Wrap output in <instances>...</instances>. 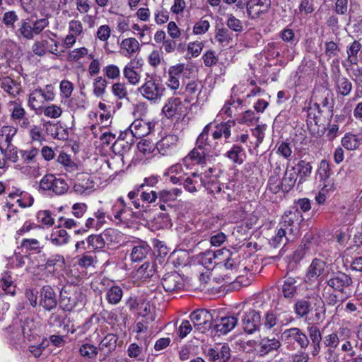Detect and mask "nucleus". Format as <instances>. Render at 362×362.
<instances>
[{
    "instance_id": "13",
    "label": "nucleus",
    "mask_w": 362,
    "mask_h": 362,
    "mask_svg": "<svg viewBox=\"0 0 362 362\" xmlns=\"http://www.w3.org/2000/svg\"><path fill=\"white\" fill-rule=\"evenodd\" d=\"M194 327L201 332H205L211 327L212 315L205 309L197 310L190 314Z\"/></svg>"
},
{
    "instance_id": "62",
    "label": "nucleus",
    "mask_w": 362,
    "mask_h": 362,
    "mask_svg": "<svg viewBox=\"0 0 362 362\" xmlns=\"http://www.w3.org/2000/svg\"><path fill=\"white\" fill-rule=\"evenodd\" d=\"M88 49L84 47L76 48L69 53L68 59L70 61L77 62L88 55Z\"/></svg>"
},
{
    "instance_id": "54",
    "label": "nucleus",
    "mask_w": 362,
    "mask_h": 362,
    "mask_svg": "<svg viewBox=\"0 0 362 362\" xmlns=\"http://www.w3.org/2000/svg\"><path fill=\"white\" fill-rule=\"evenodd\" d=\"M311 304L308 300H299L295 304V312L300 317L306 316L310 310Z\"/></svg>"
},
{
    "instance_id": "27",
    "label": "nucleus",
    "mask_w": 362,
    "mask_h": 362,
    "mask_svg": "<svg viewBox=\"0 0 362 362\" xmlns=\"http://www.w3.org/2000/svg\"><path fill=\"white\" fill-rule=\"evenodd\" d=\"M16 286L13 283V277L10 272H5L0 277V297L5 295L14 296L16 295Z\"/></svg>"
},
{
    "instance_id": "5",
    "label": "nucleus",
    "mask_w": 362,
    "mask_h": 362,
    "mask_svg": "<svg viewBox=\"0 0 362 362\" xmlns=\"http://www.w3.org/2000/svg\"><path fill=\"white\" fill-rule=\"evenodd\" d=\"M139 216V212H134L128 207L123 197H119L111 209V214L107 215V218L117 225H128Z\"/></svg>"
},
{
    "instance_id": "26",
    "label": "nucleus",
    "mask_w": 362,
    "mask_h": 362,
    "mask_svg": "<svg viewBox=\"0 0 362 362\" xmlns=\"http://www.w3.org/2000/svg\"><path fill=\"white\" fill-rule=\"evenodd\" d=\"M182 102L180 98L171 97L167 100L162 109L163 114L168 118H172L182 113Z\"/></svg>"
},
{
    "instance_id": "7",
    "label": "nucleus",
    "mask_w": 362,
    "mask_h": 362,
    "mask_svg": "<svg viewBox=\"0 0 362 362\" xmlns=\"http://www.w3.org/2000/svg\"><path fill=\"white\" fill-rule=\"evenodd\" d=\"M54 99V88L51 85L44 88H37L33 90L28 96L29 107L37 113L42 110L45 102H51Z\"/></svg>"
},
{
    "instance_id": "24",
    "label": "nucleus",
    "mask_w": 362,
    "mask_h": 362,
    "mask_svg": "<svg viewBox=\"0 0 362 362\" xmlns=\"http://www.w3.org/2000/svg\"><path fill=\"white\" fill-rule=\"evenodd\" d=\"M206 185V180L202 175L194 172L190 173L185 178L184 177L182 185L185 189L189 193H195L198 192L202 187Z\"/></svg>"
},
{
    "instance_id": "16",
    "label": "nucleus",
    "mask_w": 362,
    "mask_h": 362,
    "mask_svg": "<svg viewBox=\"0 0 362 362\" xmlns=\"http://www.w3.org/2000/svg\"><path fill=\"white\" fill-rule=\"evenodd\" d=\"M81 300V293L75 288L73 290L62 289L60 292V304L64 310L71 311Z\"/></svg>"
},
{
    "instance_id": "15",
    "label": "nucleus",
    "mask_w": 362,
    "mask_h": 362,
    "mask_svg": "<svg viewBox=\"0 0 362 362\" xmlns=\"http://www.w3.org/2000/svg\"><path fill=\"white\" fill-rule=\"evenodd\" d=\"M134 141L133 136L124 131L120 133L117 139L113 143L112 146V151L115 154L124 157L130 151Z\"/></svg>"
},
{
    "instance_id": "48",
    "label": "nucleus",
    "mask_w": 362,
    "mask_h": 362,
    "mask_svg": "<svg viewBox=\"0 0 362 362\" xmlns=\"http://www.w3.org/2000/svg\"><path fill=\"white\" fill-rule=\"evenodd\" d=\"M123 292L122 288L117 286H111L106 293V298L109 303L117 304L122 299Z\"/></svg>"
},
{
    "instance_id": "47",
    "label": "nucleus",
    "mask_w": 362,
    "mask_h": 362,
    "mask_svg": "<svg viewBox=\"0 0 362 362\" xmlns=\"http://www.w3.org/2000/svg\"><path fill=\"white\" fill-rule=\"evenodd\" d=\"M17 35L25 40H33L35 36L32 25L25 20H22L20 28L17 30Z\"/></svg>"
},
{
    "instance_id": "8",
    "label": "nucleus",
    "mask_w": 362,
    "mask_h": 362,
    "mask_svg": "<svg viewBox=\"0 0 362 362\" xmlns=\"http://www.w3.org/2000/svg\"><path fill=\"white\" fill-rule=\"evenodd\" d=\"M226 253L228 254V257H226V260L218 262L217 267H215L214 273H221L219 277H213V279L217 282H230L233 279L231 274H236L238 269L239 264L238 262L230 257L228 250H226Z\"/></svg>"
},
{
    "instance_id": "39",
    "label": "nucleus",
    "mask_w": 362,
    "mask_h": 362,
    "mask_svg": "<svg viewBox=\"0 0 362 362\" xmlns=\"http://www.w3.org/2000/svg\"><path fill=\"white\" fill-rule=\"evenodd\" d=\"M334 81L337 91L342 95H348L352 90V84L349 80L339 74V71L337 74H335Z\"/></svg>"
},
{
    "instance_id": "35",
    "label": "nucleus",
    "mask_w": 362,
    "mask_h": 362,
    "mask_svg": "<svg viewBox=\"0 0 362 362\" xmlns=\"http://www.w3.org/2000/svg\"><path fill=\"white\" fill-rule=\"evenodd\" d=\"M37 328L38 326L37 322L31 318H26L21 322V333L25 338L30 340L37 334Z\"/></svg>"
},
{
    "instance_id": "10",
    "label": "nucleus",
    "mask_w": 362,
    "mask_h": 362,
    "mask_svg": "<svg viewBox=\"0 0 362 362\" xmlns=\"http://www.w3.org/2000/svg\"><path fill=\"white\" fill-rule=\"evenodd\" d=\"M281 340L287 344L296 343L303 349H305L309 345L307 335L298 327L285 329L281 334Z\"/></svg>"
},
{
    "instance_id": "58",
    "label": "nucleus",
    "mask_w": 362,
    "mask_h": 362,
    "mask_svg": "<svg viewBox=\"0 0 362 362\" xmlns=\"http://www.w3.org/2000/svg\"><path fill=\"white\" fill-rule=\"evenodd\" d=\"M137 148L139 152L146 158L151 156L154 146L148 140H143L138 143Z\"/></svg>"
},
{
    "instance_id": "46",
    "label": "nucleus",
    "mask_w": 362,
    "mask_h": 362,
    "mask_svg": "<svg viewBox=\"0 0 362 362\" xmlns=\"http://www.w3.org/2000/svg\"><path fill=\"white\" fill-rule=\"evenodd\" d=\"M61 262L62 264L64 263V259L63 256L60 255H53L50 256L46 261L45 264L43 265L44 269L48 273L47 276H53L55 272V266Z\"/></svg>"
},
{
    "instance_id": "60",
    "label": "nucleus",
    "mask_w": 362,
    "mask_h": 362,
    "mask_svg": "<svg viewBox=\"0 0 362 362\" xmlns=\"http://www.w3.org/2000/svg\"><path fill=\"white\" fill-rule=\"evenodd\" d=\"M44 115L49 118L56 119L59 117L62 114V110L59 106L56 105H50L43 108Z\"/></svg>"
},
{
    "instance_id": "20",
    "label": "nucleus",
    "mask_w": 362,
    "mask_h": 362,
    "mask_svg": "<svg viewBox=\"0 0 362 362\" xmlns=\"http://www.w3.org/2000/svg\"><path fill=\"white\" fill-rule=\"evenodd\" d=\"M260 321L259 313L255 310H250L245 312L242 317L243 329L245 332L252 334L258 329Z\"/></svg>"
},
{
    "instance_id": "3",
    "label": "nucleus",
    "mask_w": 362,
    "mask_h": 362,
    "mask_svg": "<svg viewBox=\"0 0 362 362\" xmlns=\"http://www.w3.org/2000/svg\"><path fill=\"white\" fill-rule=\"evenodd\" d=\"M302 221V215L298 209L286 211L282 216L275 236L270 240V244L277 247L281 244L285 245L289 242H293L298 233V224Z\"/></svg>"
},
{
    "instance_id": "2",
    "label": "nucleus",
    "mask_w": 362,
    "mask_h": 362,
    "mask_svg": "<svg viewBox=\"0 0 362 362\" xmlns=\"http://www.w3.org/2000/svg\"><path fill=\"white\" fill-rule=\"evenodd\" d=\"M326 284L327 287L324 288L322 296L329 305L333 306L342 303L348 297L347 291L353 281L349 275L339 272L331 276Z\"/></svg>"
},
{
    "instance_id": "63",
    "label": "nucleus",
    "mask_w": 362,
    "mask_h": 362,
    "mask_svg": "<svg viewBox=\"0 0 362 362\" xmlns=\"http://www.w3.org/2000/svg\"><path fill=\"white\" fill-rule=\"evenodd\" d=\"M18 20L16 13L13 11L5 12L3 15L2 22L6 28H14V23Z\"/></svg>"
},
{
    "instance_id": "55",
    "label": "nucleus",
    "mask_w": 362,
    "mask_h": 362,
    "mask_svg": "<svg viewBox=\"0 0 362 362\" xmlns=\"http://www.w3.org/2000/svg\"><path fill=\"white\" fill-rule=\"evenodd\" d=\"M361 48V45L359 42L355 40L347 48L346 52L348 54L347 60L352 64L357 63V54Z\"/></svg>"
},
{
    "instance_id": "25",
    "label": "nucleus",
    "mask_w": 362,
    "mask_h": 362,
    "mask_svg": "<svg viewBox=\"0 0 362 362\" xmlns=\"http://www.w3.org/2000/svg\"><path fill=\"white\" fill-rule=\"evenodd\" d=\"M140 52V45L134 37H127L119 44V53L123 57L130 58Z\"/></svg>"
},
{
    "instance_id": "29",
    "label": "nucleus",
    "mask_w": 362,
    "mask_h": 362,
    "mask_svg": "<svg viewBox=\"0 0 362 362\" xmlns=\"http://www.w3.org/2000/svg\"><path fill=\"white\" fill-rule=\"evenodd\" d=\"M17 132V129L13 126H4L0 129V146L6 148H16L11 144L13 136Z\"/></svg>"
},
{
    "instance_id": "57",
    "label": "nucleus",
    "mask_w": 362,
    "mask_h": 362,
    "mask_svg": "<svg viewBox=\"0 0 362 362\" xmlns=\"http://www.w3.org/2000/svg\"><path fill=\"white\" fill-rule=\"evenodd\" d=\"M308 118L307 123L308 124H312L313 123L317 124V118L320 115V105L317 103L310 105L308 108Z\"/></svg>"
},
{
    "instance_id": "32",
    "label": "nucleus",
    "mask_w": 362,
    "mask_h": 362,
    "mask_svg": "<svg viewBox=\"0 0 362 362\" xmlns=\"http://www.w3.org/2000/svg\"><path fill=\"white\" fill-rule=\"evenodd\" d=\"M341 143L348 151L356 150L362 145V135L346 133L342 137Z\"/></svg>"
},
{
    "instance_id": "41",
    "label": "nucleus",
    "mask_w": 362,
    "mask_h": 362,
    "mask_svg": "<svg viewBox=\"0 0 362 362\" xmlns=\"http://www.w3.org/2000/svg\"><path fill=\"white\" fill-rule=\"evenodd\" d=\"M123 75L131 85L136 86L140 82L141 75L134 70L132 61L124 66Z\"/></svg>"
},
{
    "instance_id": "50",
    "label": "nucleus",
    "mask_w": 362,
    "mask_h": 362,
    "mask_svg": "<svg viewBox=\"0 0 362 362\" xmlns=\"http://www.w3.org/2000/svg\"><path fill=\"white\" fill-rule=\"evenodd\" d=\"M88 247L93 250H100L105 245L102 234L90 235L86 239Z\"/></svg>"
},
{
    "instance_id": "18",
    "label": "nucleus",
    "mask_w": 362,
    "mask_h": 362,
    "mask_svg": "<svg viewBox=\"0 0 362 362\" xmlns=\"http://www.w3.org/2000/svg\"><path fill=\"white\" fill-rule=\"evenodd\" d=\"M161 284L167 292L178 291L185 286L183 278L175 272L165 274L162 279Z\"/></svg>"
},
{
    "instance_id": "52",
    "label": "nucleus",
    "mask_w": 362,
    "mask_h": 362,
    "mask_svg": "<svg viewBox=\"0 0 362 362\" xmlns=\"http://www.w3.org/2000/svg\"><path fill=\"white\" fill-rule=\"evenodd\" d=\"M107 85V82L104 78L96 77L93 83V94L98 98L102 97L105 93Z\"/></svg>"
},
{
    "instance_id": "61",
    "label": "nucleus",
    "mask_w": 362,
    "mask_h": 362,
    "mask_svg": "<svg viewBox=\"0 0 362 362\" xmlns=\"http://www.w3.org/2000/svg\"><path fill=\"white\" fill-rule=\"evenodd\" d=\"M280 37L284 42L290 45H296L298 42L293 30L288 28H284L281 31Z\"/></svg>"
},
{
    "instance_id": "21",
    "label": "nucleus",
    "mask_w": 362,
    "mask_h": 362,
    "mask_svg": "<svg viewBox=\"0 0 362 362\" xmlns=\"http://www.w3.org/2000/svg\"><path fill=\"white\" fill-rule=\"evenodd\" d=\"M153 128L151 123L142 119H136L124 131L133 136V139H140L148 135Z\"/></svg>"
},
{
    "instance_id": "59",
    "label": "nucleus",
    "mask_w": 362,
    "mask_h": 362,
    "mask_svg": "<svg viewBox=\"0 0 362 362\" xmlns=\"http://www.w3.org/2000/svg\"><path fill=\"white\" fill-rule=\"evenodd\" d=\"M154 274L153 265L148 263H144L138 269L137 275L143 279H147L152 276Z\"/></svg>"
},
{
    "instance_id": "37",
    "label": "nucleus",
    "mask_w": 362,
    "mask_h": 362,
    "mask_svg": "<svg viewBox=\"0 0 362 362\" xmlns=\"http://www.w3.org/2000/svg\"><path fill=\"white\" fill-rule=\"evenodd\" d=\"M226 156L233 163L237 164H242L245 158L246 153L243 147L234 144L230 150L226 153Z\"/></svg>"
},
{
    "instance_id": "40",
    "label": "nucleus",
    "mask_w": 362,
    "mask_h": 362,
    "mask_svg": "<svg viewBox=\"0 0 362 362\" xmlns=\"http://www.w3.org/2000/svg\"><path fill=\"white\" fill-rule=\"evenodd\" d=\"M267 129V124H258L255 128L251 129L252 136L255 139L254 142H250V146H248L249 148L253 146L255 148H257L260 144L263 142L265 132Z\"/></svg>"
},
{
    "instance_id": "33",
    "label": "nucleus",
    "mask_w": 362,
    "mask_h": 362,
    "mask_svg": "<svg viewBox=\"0 0 362 362\" xmlns=\"http://www.w3.org/2000/svg\"><path fill=\"white\" fill-rule=\"evenodd\" d=\"M47 239L55 246H62L67 244L70 240V235L66 230L58 228L52 232Z\"/></svg>"
},
{
    "instance_id": "17",
    "label": "nucleus",
    "mask_w": 362,
    "mask_h": 362,
    "mask_svg": "<svg viewBox=\"0 0 362 362\" xmlns=\"http://www.w3.org/2000/svg\"><path fill=\"white\" fill-rule=\"evenodd\" d=\"M271 6V0H249L247 2V13L252 19L260 17L268 13Z\"/></svg>"
},
{
    "instance_id": "49",
    "label": "nucleus",
    "mask_w": 362,
    "mask_h": 362,
    "mask_svg": "<svg viewBox=\"0 0 362 362\" xmlns=\"http://www.w3.org/2000/svg\"><path fill=\"white\" fill-rule=\"evenodd\" d=\"M79 353L85 358H95L98 355V348L89 343H85L80 346Z\"/></svg>"
},
{
    "instance_id": "51",
    "label": "nucleus",
    "mask_w": 362,
    "mask_h": 362,
    "mask_svg": "<svg viewBox=\"0 0 362 362\" xmlns=\"http://www.w3.org/2000/svg\"><path fill=\"white\" fill-rule=\"evenodd\" d=\"M57 162L62 165L65 170L68 172H74L77 169V165L71 159L70 156L64 152L59 153L57 158Z\"/></svg>"
},
{
    "instance_id": "53",
    "label": "nucleus",
    "mask_w": 362,
    "mask_h": 362,
    "mask_svg": "<svg viewBox=\"0 0 362 362\" xmlns=\"http://www.w3.org/2000/svg\"><path fill=\"white\" fill-rule=\"evenodd\" d=\"M52 182L53 184L51 187L50 191L53 192L57 195L64 194L69 189L67 183L63 179L54 177V180H53Z\"/></svg>"
},
{
    "instance_id": "1",
    "label": "nucleus",
    "mask_w": 362,
    "mask_h": 362,
    "mask_svg": "<svg viewBox=\"0 0 362 362\" xmlns=\"http://www.w3.org/2000/svg\"><path fill=\"white\" fill-rule=\"evenodd\" d=\"M212 122L206 124L198 136L196 146L182 159L183 164L187 168L194 165H202L206 159L218 156L222 152V144L212 143L209 141V132L212 127Z\"/></svg>"
},
{
    "instance_id": "43",
    "label": "nucleus",
    "mask_w": 362,
    "mask_h": 362,
    "mask_svg": "<svg viewBox=\"0 0 362 362\" xmlns=\"http://www.w3.org/2000/svg\"><path fill=\"white\" fill-rule=\"evenodd\" d=\"M117 337L113 334H107L99 344V349L107 354L114 351L116 348Z\"/></svg>"
},
{
    "instance_id": "14",
    "label": "nucleus",
    "mask_w": 362,
    "mask_h": 362,
    "mask_svg": "<svg viewBox=\"0 0 362 362\" xmlns=\"http://www.w3.org/2000/svg\"><path fill=\"white\" fill-rule=\"evenodd\" d=\"M339 343L340 340L337 333L333 332L324 337L323 344L327 348V351L324 354L327 362L340 361V353H337L336 350Z\"/></svg>"
},
{
    "instance_id": "31",
    "label": "nucleus",
    "mask_w": 362,
    "mask_h": 362,
    "mask_svg": "<svg viewBox=\"0 0 362 362\" xmlns=\"http://www.w3.org/2000/svg\"><path fill=\"white\" fill-rule=\"evenodd\" d=\"M150 247L145 242L138 243L134 245L130 252V259L132 262H140L145 259L150 252Z\"/></svg>"
},
{
    "instance_id": "38",
    "label": "nucleus",
    "mask_w": 362,
    "mask_h": 362,
    "mask_svg": "<svg viewBox=\"0 0 362 362\" xmlns=\"http://www.w3.org/2000/svg\"><path fill=\"white\" fill-rule=\"evenodd\" d=\"M337 353H340V361L338 362H349L352 357L356 356L354 346L348 340H342L341 347L337 351Z\"/></svg>"
},
{
    "instance_id": "36",
    "label": "nucleus",
    "mask_w": 362,
    "mask_h": 362,
    "mask_svg": "<svg viewBox=\"0 0 362 362\" xmlns=\"http://www.w3.org/2000/svg\"><path fill=\"white\" fill-rule=\"evenodd\" d=\"M220 252L221 250L217 251V253L212 251H206L202 253L199 257V262L202 265L209 269L213 267L214 271L215 267H217V263H218L217 260L218 259V255Z\"/></svg>"
},
{
    "instance_id": "28",
    "label": "nucleus",
    "mask_w": 362,
    "mask_h": 362,
    "mask_svg": "<svg viewBox=\"0 0 362 362\" xmlns=\"http://www.w3.org/2000/svg\"><path fill=\"white\" fill-rule=\"evenodd\" d=\"M238 318L236 316H226L221 317L215 325V329L219 334H226L237 325Z\"/></svg>"
},
{
    "instance_id": "9",
    "label": "nucleus",
    "mask_w": 362,
    "mask_h": 362,
    "mask_svg": "<svg viewBox=\"0 0 362 362\" xmlns=\"http://www.w3.org/2000/svg\"><path fill=\"white\" fill-rule=\"evenodd\" d=\"M180 144L179 136L174 134H169L163 136L156 145L158 152L163 156H170L178 150Z\"/></svg>"
},
{
    "instance_id": "6",
    "label": "nucleus",
    "mask_w": 362,
    "mask_h": 362,
    "mask_svg": "<svg viewBox=\"0 0 362 362\" xmlns=\"http://www.w3.org/2000/svg\"><path fill=\"white\" fill-rule=\"evenodd\" d=\"M143 98L152 103H159L164 96L165 88L163 85L157 81L153 76H148L144 79V83L138 88Z\"/></svg>"
},
{
    "instance_id": "34",
    "label": "nucleus",
    "mask_w": 362,
    "mask_h": 362,
    "mask_svg": "<svg viewBox=\"0 0 362 362\" xmlns=\"http://www.w3.org/2000/svg\"><path fill=\"white\" fill-rule=\"evenodd\" d=\"M47 134L54 139L65 140L68 138V132L57 124L47 122L44 124Z\"/></svg>"
},
{
    "instance_id": "30",
    "label": "nucleus",
    "mask_w": 362,
    "mask_h": 362,
    "mask_svg": "<svg viewBox=\"0 0 362 362\" xmlns=\"http://www.w3.org/2000/svg\"><path fill=\"white\" fill-rule=\"evenodd\" d=\"M281 346V342L276 338H263L257 346V350L261 356H264L269 352L277 350Z\"/></svg>"
},
{
    "instance_id": "11",
    "label": "nucleus",
    "mask_w": 362,
    "mask_h": 362,
    "mask_svg": "<svg viewBox=\"0 0 362 362\" xmlns=\"http://www.w3.org/2000/svg\"><path fill=\"white\" fill-rule=\"evenodd\" d=\"M58 47L59 42L49 37L35 41L32 46V51L35 55L39 57L45 55L47 52L59 56V52Z\"/></svg>"
},
{
    "instance_id": "12",
    "label": "nucleus",
    "mask_w": 362,
    "mask_h": 362,
    "mask_svg": "<svg viewBox=\"0 0 362 362\" xmlns=\"http://www.w3.org/2000/svg\"><path fill=\"white\" fill-rule=\"evenodd\" d=\"M327 264L320 258H314L306 269L305 275V281L306 283H313L316 281L320 276L326 274Z\"/></svg>"
},
{
    "instance_id": "19",
    "label": "nucleus",
    "mask_w": 362,
    "mask_h": 362,
    "mask_svg": "<svg viewBox=\"0 0 362 362\" xmlns=\"http://www.w3.org/2000/svg\"><path fill=\"white\" fill-rule=\"evenodd\" d=\"M95 183L90 175L81 173L78 175L73 186L74 191L79 195H88L93 190Z\"/></svg>"
},
{
    "instance_id": "4",
    "label": "nucleus",
    "mask_w": 362,
    "mask_h": 362,
    "mask_svg": "<svg viewBox=\"0 0 362 362\" xmlns=\"http://www.w3.org/2000/svg\"><path fill=\"white\" fill-rule=\"evenodd\" d=\"M313 170L311 164L305 160H300L294 166H288L281 181L282 188L284 191L289 192L296 185L303 184L310 176Z\"/></svg>"
},
{
    "instance_id": "22",
    "label": "nucleus",
    "mask_w": 362,
    "mask_h": 362,
    "mask_svg": "<svg viewBox=\"0 0 362 362\" xmlns=\"http://www.w3.org/2000/svg\"><path fill=\"white\" fill-rule=\"evenodd\" d=\"M235 124L233 120H228L227 122L216 124L215 129L211 133L212 137L211 139L209 137V141H212V143L221 144L223 148V144L222 142H220L219 140L222 136H223L226 140L230 136L231 127H233Z\"/></svg>"
},
{
    "instance_id": "45",
    "label": "nucleus",
    "mask_w": 362,
    "mask_h": 362,
    "mask_svg": "<svg viewBox=\"0 0 362 362\" xmlns=\"http://www.w3.org/2000/svg\"><path fill=\"white\" fill-rule=\"evenodd\" d=\"M20 248L23 252H39L42 248L40 242L35 238L23 239L21 241Z\"/></svg>"
},
{
    "instance_id": "44",
    "label": "nucleus",
    "mask_w": 362,
    "mask_h": 362,
    "mask_svg": "<svg viewBox=\"0 0 362 362\" xmlns=\"http://www.w3.org/2000/svg\"><path fill=\"white\" fill-rule=\"evenodd\" d=\"M297 280L293 277L286 278L282 286V292L285 298H293L297 289Z\"/></svg>"
},
{
    "instance_id": "23",
    "label": "nucleus",
    "mask_w": 362,
    "mask_h": 362,
    "mask_svg": "<svg viewBox=\"0 0 362 362\" xmlns=\"http://www.w3.org/2000/svg\"><path fill=\"white\" fill-rule=\"evenodd\" d=\"M57 296L54 289L50 286H45L40 290L39 305L47 310L56 308Z\"/></svg>"
},
{
    "instance_id": "64",
    "label": "nucleus",
    "mask_w": 362,
    "mask_h": 362,
    "mask_svg": "<svg viewBox=\"0 0 362 362\" xmlns=\"http://www.w3.org/2000/svg\"><path fill=\"white\" fill-rule=\"evenodd\" d=\"M25 110L22 107L21 104L13 103V106L11 110V119L15 122L19 119L26 115Z\"/></svg>"
},
{
    "instance_id": "56",
    "label": "nucleus",
    "mask_w": 362,
    "mask_h": 362,
    "mask_svg": "<svg viewBox=\"0 0 362 362\" xmlns=\"http://www.w3.org/2000/svg\"><path fill=\"white\" fill-rule=\"evenodd\" d=\"M112 92L113 95L119 100L127 98L128 93L127 86L124 83H115L112 86Z\"/></svg>"
},
{
    "instance_id": "42",
    "label": "nucleus",
    "mask_w": 362,
    "mask_h": 362,
    "mask_svg": "<svg viewBox=\"0 0 362 362\" xmlns=\"http://www.w3.org/2000/svg\"><path fill=\"white\" fill-rule=\"evenodd\" d=\"M0 88L11 95L15 96L19 93L18 85L10 77L0 78Z\"/></svg>"
}]
</instances>
